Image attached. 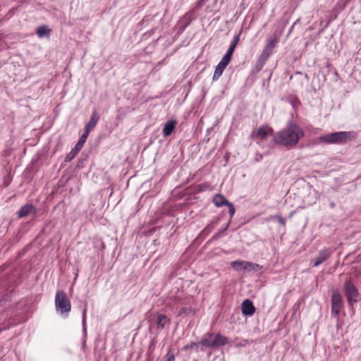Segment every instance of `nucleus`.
I'll return each instance as SVG.
<instances>
[{
	"mask_svg": "<svg viewBox=\"0 0 361 361\" xmlns=\"http://www.w3.org/2000/svg\"><path fill=\"white\" fill-rule=\"evenodd\" d=\"M194 314L195 311L191 307H182L178 312V316L193 315Z\"/></svg>",
	"mask_w": 361,
	"mask_h": 361,
	"instance_id": "obj_20",
	"label": "nucleus"
},
{
	"mask_svg": "<svg viewBox=\"0 0 361 361\" xmlns=\"http://www.w3.org/2000/svg\"><path fill=\"white\" fill-rule=\"evenodd\" d=\"M344 289L345 295L349 302H357L358 301V290L350 281L345 282Z\"/></svg>",
	"mask_w": 361,
	"mask_h": 361,
	"instance_id": "obj_6",
	"label": "nucleus"
},
{
	"mask_svg": "<svg viewBox=\"0 0 361 361\" xmlns=\"http://www.w3.org/2000/svg\"><path fill=\"white\" fill-rule=\"evenodd\" d=\"M176 121L173 120L165 123L163 128V134L164 137L169 136L172 133L176 127Z\"/></svg>",
	"mask_w": 361,
	"mask_h": 361,
	"instance_id": "obj_14",
	"label": "nucleus"
},
{
	"mask_svg": "<svg viewBox=\"0 0 361 361\" xmlns=\"http://www.w3.org/2000/svg\"><path fill=\"white\" fill-rule=\"evenodd\" d=\"M83 145H84L83 144L80 143V142H78L76 143V145H75L74 148L73 149V150H74L75 152H77L78 154V152L82 148Z\"/></svg>",
	"mask_w": 361,
	"mask_h": 361,
	"instance_id": "obj_28",
	"label": "nucleus"
},
{
	"mask_svg": "<svg viewBox=\"0 0 361 361\" xmlns=\"http://www.w3.org/2000/svg\"><path fill=\"white\" fill-rule=\"evenodd\" d=\"M226 206H228L229 209L230 219L235 214V207L233 203L229 202Z\"/></svg>",
	"mask_w": 361,
	"mask_h": 361,
	"instance_id": "obj_27",
	"label": "nucleus"
},
{
	"mask_svg": "<svg viewBox=\"0 0 361 361\" xmlns=\"http://www.w3.org/2000/svg\"><path fill=\"white\" fill-rule=\"evenodd\" d=\"M189 23H190V20H188L186 24L182 27L181 30H183L186 27V26H188L189 25Z\"/></svg>",
	"mask_w": 361,
	"mask_h": 361,
	"instance_id": "obj_32",
	"label": "nucleus"
},
{
	"mask_svg": "<svg viewBox=\"0 0 361 361\" xmlns=\"http://www.w3.org/2000/svg\"><path fill=\"white\" fill-rule=\"evenodd\" d=\"M175 360V356L173 353L169 350L166 355L165 361H174Z\"/></svg>",
	"mask_w": 361,
	"mask_h": 361,
	"instance_id": "obj_26",
	"label": "nucleus"
},
{
	"mask_svg": "<svg viewBox=\"0 0 361 361\" xmlns=\"http://www.w3.org/2000/svg\"><path fill=\"white\" fill-rule=\"evenodd\" d=\"M212 202L218 207L227 205L230 202L221 194L215 195L213 197Z\"/></svg>",
	"mask_w": 361,
	"mask_h": 361,
	"instance_id": "obj_13",
	"label": "nucleus"
},
{
	"mask_svg": "<svg viewBox=\"0 0 361 361\" xmlns=\"http://www.w3.org/2000/svg\"><path fill=\"white\" fill-rule=\"evenodd\" d=\"M169 322V319L165 314H159L157 316V326L159 329H163L166 323Z\"/></svg>",
	"mask_w": 361,
	"mask_h": 361,
	"instance_id": "obj_15",
	"label": "nucleus"
},
{
	"mask_svg": "<svg viewBox=\"0 0 361 361\" xmlns=\"http://www.w3.org/2000/svg\"><path fill=\"white\" fill-rule=\"evenodd\" d=\"M35 212V207L32 204H25L20 207L18 212V217L23 218Z\"/></svg>",
	"mask_w": 361,
	"mask_h": 361,
	"instance_id": "obj_11",
	"label": "nucleus"
},
{
	"mask_svg": "<svg viewBox=\"0 0 361 361\" xmlns=\"http://www.w3.org/2000/svg\"><path fill=\"white\" fill-rule=\"evenodd\" d=\"M244 263H246V261H243V260L233 261L231 262V266L237 271H244V267H245Z\"/></svg>",
	"mask_w": 361,
	"mask_h": 361,
	"instance_id": "obj_19",
	"label": "nucleus"
},
{
	"mask_svg": "<svg viewBox=\"0 0 361 361\" xmlns=\"http://www.w3.org/2000/svg\"><path fill=\"white\" fill-rule=\"evenodd\" d=\"M332 252L333 251L330 248H326L321 250L319 253V256L317 258H315L313 266L318 267L325 260L329 259L331 255Z\"/></svg>",
	"mask_w": 361,
	"mask_h": 361,
	"instance_id": "obj_8",
	"label": "nucleus"
},
{
	"mask_svg": "<svg viewBox=\"0 0 361 361\" xmlns=\"http://www.w3.org/2000/svg\"><path fill=\"white\" fill-rule=\"evenodd\" d=\"M262 159V154H259V157L257 158V161H259Z\"/></svg>",
	"mask_w": 361,
	"mask_h": 361,
	"instance_id": "obj_33",
	"label": "nucleus"
},
{
	"mask_svg": "<svg viewBox=\"0 0 361 361\" xmlns=\"http://www.w3.org/2000/svg\"><path fill=\"white\" fill-rule=\"evenodd\" d=\"M244 264L245 265V267H244V271H257L262 268L259 264L251 262H246Z\"/></svg>",
	"mask_w": 361,
	"mask_h": 361,
	"instance_id": "obj_16",
	"label": "nucleus"
},
{
	"mask_svg": "<svg viewBox=\"0 0 361 361\" xmlns=\"http://www.w3.org/2000/svg\"><path fill=\"white\" fill-rule=\"evenodd\" d=\"M272 133L273 129L271 127L266 126L259 127L256 132V135L261 139L264 140L268 135H270Z\"/></svg>",
	"mask_w": 361,
	"mask_h": 361,
	"instance_id": "obj_12",
	"label": "nucleus"
},
{
	"mask_svg": "<svg viewBox=\"0 0 361 361\" xmlns=\"http://www.w3.org/2000/svg\"><path fill=\"white\" fill-rule=\"evenodd\" d=\"M279 42V37L276 35L271 37L268 41L267 44L264 46L259 57L258 58L255 69L259 71L263 68L264 65L273 53V50Z\"/></svg>",
	"mask_w": 361,
	"mask_h": 361,
	"instance_id": "obj_2",
	"label": "nucleus"
},
{
	"mask_svg": "<svg viewBox=\"0 0 361 361\" xmlns=\"http://www.w3.org/2000/svg\"><path fill=\"white\" fill-rule=\"evenodd\" d=\"M86 314H87V307L85 306L82 310V329L83 331H86Z\"/></svg>",
	"mask_w": 361,
	"mask_h": 361,
	"instance_id": "obj_23",
	"label": "nucleus"
},
{
	"mask_svg": "<svg viewBox=\"0 0 361 361\" xmlns=\"http://www.w3.org/2000/svg\"><path fill=\"white\" fill-rule=\"evenodd\" d=\"M304 132L295 122H288L286 128L276 133L273 137L274 143L287 147L295 146L300 137H303Z\"/></svg>",
	"mask_w": 361,
	"mask_h": 361,
	"instance_id": "obj_1",
	"label": "nucleus"
},
{
	"mask_svg": "<svg viewBox=\"0 0 361 361\" xmlns=\"http://www.w3.org/2000/svg\"><path fill=\"white\" fill-rule=\"evenodd\" d=\"M78 154L77 152H75L74 150H71L68 154H67V155L65 157V161L66 162H69L71 161L72 159H73L75 158V157Z\"/></svg>",
	"mask_w": 361,
	"mask_h": 361,
	"instance_id": "obj_21",
	"label": "nucleus"
},
{
	"mask_svg": "<svg viewBox=\"0 0 361 361\" xmlns=\"http://www.w3.org/2000/svg\"><path fill=\"white\" fill-rule=\"evenodd\" d=\"M99 120V115L96 110H94L89 122L86 124L85 130L87 131L92 130Z\"/></svg>",
	"mask_w": 361,
	"mask_h": 361,
	"instance_id": "obj_10",
	"label": "nucleus"
},
{
	"mask_svg": "<svg viewBox=\"0 0 361 361\" xmlns=\"http://www.w3.org/2000/svg\"><path fill=\"white\" fill-rule=\"evenodd\" d=\"M228 225L225 227L224 231L227 229Z\"/></svg>",
	"mask_w": 361,
	"mask_h": 361,
	"instance_id": "obj_35",
	"label": "nucleus"
},
{
	"mask_svg": "<svg viewBox=\"0 0 361 361\" xmlns=\"http://www.w3.org/2000/svg\"><path fill=\"white\" fill-rule=\"evenodd\" d=\"M89 133H90V131H87V130H85V132L82 133V135L80 137V138L78 142H80V143L84 145L85 142H86Z\"/></svg>",
	"mask_w": 361,
	"mask_h": 361,
	"instance_id": "obj_24",
	"label": "nucleus"
},
{
	"mask_svg": "<svg viewBox=\"0 0 361 361\" xmlns=\"http://www.w3.org/2000/svg\"><path fill=\"white\" fill-rule=\"evenodd\" d=\"M242 314L245 316H252L255 312V307L251 300L249 299L245 300L241 305Z\"/></svg>",
	"mask_w": 361,
	"mask_h": 361,
	"instance_id": "obj_9",
	"label": "nucleus"
},
{
	"mask_svg": "<svg viewBox=\"0 0 361 361\" xmlns=\"http://www.w3.org/2000/svg\"><path fill=\"white\" fill-rule=\"evenodd\" d=\"M342 307L341 295L338 290H334L331 295V313L335 316H338Z\"/></svg>",
	"mask_w": 361,
	"mask_h": 361,
	"instance_id": "obj_7",
	"label": "nucleus"
},
{
	"mask_svg": "<svg viewBox=\"0 0 361 361\" xmlns=\"http://www.w3.org/2000/svg\"><path fill=\"white\" fill-rule=\"evenodd\" d=\"M235 47H235V45H234V44H231V45H230V47L228 48V50H227V51H226V54H229V55L232 56V55H233V51H234V50H235Z\"/></svg>",
	"mask_w": 361,
	"mask_h": 361,
	"instance_id": "obj_30",
	"label": "nucleus"
},
{
	"mask_svg": "<svg viewBox=\"0 0 361 361\" xmlns=\"http://www.w3.org/2000/svg\"><path fill=\"white\" fill-rule=\"evenodd\" d=\"M56 310L61 314L68 313L71 309L70 300L63 290L57 291L55 297Z\"/></svg>",
	"mask_w": 361,
	"mask_h": 361,
	"instance_id": "obj_3",
	"label": "nucleus"
},
{
	"mask_svg": "<svg viewBox=\"0 0 361 361\" xmlns=\"http://www.w3.org/2000/svg\"><path fill=\"white\" fill-rule=\"evenodd\" d=\"M228 343V338L219 334L216 335L209 334L202 338L201 345L207 348H216L226 345Z\"/></svg>",
	"mask_w": 361,
	"mask_h": 361,
	"instance_id": "obj_4",
	"label": "nucleus"
},
{
	"mask_svg": "<svg viewBox=\"0 0 361 361\" xmlns=\"http://www.w3.org/2000/svg\"><path fill=\"white\" fill-rule=\"evenodd\" d=\"M239 42V37L238 36H235L233 39V42L231 43V44H234L235 47H236L238 42Z\"/></svg>",
	"mask_w": 361,
	"mask_h": 361,
	"instance_id": "obj_31",
	"label": "nucleus"
},
{
	"mask_svg": "<svg viewBox=\"0 0 361 361\" xmlns=\"http://www.w3.org/2000/svg\"><path fill=\"white\" fill-rule=\"evenodd\" d=\"M350 137V132H336L320 136L319 140L325 143L345 142Z\"/></svg>",
	"mask_w": 361,
	"mask_h": 361,
	"instance_id": "obj_5",
	"label": "nucleus"
},
{
	"mask_svg": "<svg viewBox=\"0 0 361 361\" xmlns=\"http://www.w3.org/2000/svg\"><path fill=\"white\" fill-rule=\"evenodd\" d=\"M231 56H231V55H229V54L226 53V54L223 56V58L221 59V61L219 63H221L223 65L227 66L228 63L231 61Z\"/></svg>",
	"mask_w": 361,
	"mask_h": 361,
	"instance_id": "obj_22",
	"label": "nucleus"
},
{
	"mask_svg": "<svg viewBox=\"0 0 361 361\" xmlns=\"http://www.w3.org/2000/svg\"><path fill=\"white\" fill-rule=\"evenodd\" d=\"M210 188V185L208 184H201L199 185V190L200 191H205Z\"/></svg>",
	"mask_w": 361,
	"mask_h": 361,
	"instance_id": "obj_29",
	"label": "nucleus"
},
{
	"mask_svg": "<svg viewBox=\"0 0 361 361\" xmlns=\"http://www.w3.org/2000/svg\"><path fill=\"white\" fill-rule=\"evenodd\" d=\"M226 67V66L223 65L221 63H219V64L216 67V69L213 75V80H216L220 78Z\"/></svg>",
	"mask_w": 361,
	"mask_h": 361,
	"instance_id": "obj_17",
	"label": "nucleus"
},
{
	"mask_svg": "<svg viewBox=\"0 0 361 361\" xmlns=\"http://www.w3.org/2000/svg\"><path fill=\"white\" fill-rule=\"evenodd\" d=\"M331 207H334V203H331Z\"/></svg>",
	"mask_w": 361,
	"mask_h": 361,
	"instance_id": "obj_34",
	"label": "nucleus"
},
{
	"mask_svg": "<svg viewBox=\"0 0 361 361\" xmlns=\"http://www.w3.org/2000/svg\"><path fill=\"white\" fill-rule=\"evenodd\" d=\"M271 219H275L277 220V221L281 224L282 226H285L286 225V221L285 219L281 216V215H275L271 216Z\"/></svg>",
	"mask_w": 361,
	"mask_h": 361,
	"instance_id": "obj_25",
	"label": "nucleus"
},
{
	"mask_svg": "<svg viewBox=\"0 0 361 361\" xmlns=\"http://www.w3.org/2000/svg\"><path fill=\"white\" fill-rule=\"evenodd\" d=\"M51 32V30L47 27L46 25H42L37 28L36 33L39 37H43L44 36L49 35Z\"/></svg>",
	"mask_w": 361,
	"mask_h": 361,
	"instance_id": "obj_18",
	"label": "nucleus"
}]
</instances>
